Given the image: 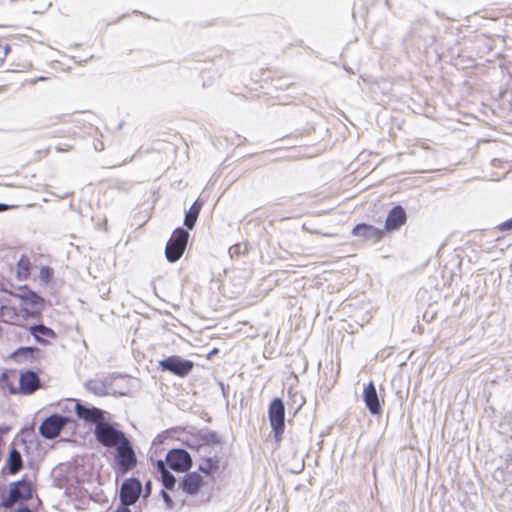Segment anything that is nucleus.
<instances>
[{"mask_svg": "<svg viewBox=\"0 0 512 512\" xmlns=\"http://www.w3.org/2000/svg\"><path fill=\"white\" fill-rule=\"evenodd\" d=\"M160 478L164 489H174L176 485V478L169 470H165V472L161 473Z\"/></svg>", "mask_w": 512, "mask_h": 512, "instance_id": "nucleus-21", "label": "nucleus"}, {"mask_svg": "<svg viewBox=\"0 0 512 512\" xmlns=\"http://www.w3.org/2000/svg\"><path fill=\"white\" fill-rule=\"evenodd\" d=\"M116 448L115 459L122 474L132 470L137 464L136 454L129 439H125Z\"/></svg>", "mask_w": 512, "mask_h": 512, "instance_id": "nucleus-5", "label": "nucleus"}, {"mask_svg": "<svg viewBox=\"0 0 512 512\" xmlns=\"http://www.w3.org/2000/svg\"><path fill=\"white\" fill-rule=\"evenodd\" d=\"M20 298L27 304V305H30L31 307L33 308H36L38 307L40 304L43 303V299L38 296L35 292L33 291H27L25 293H23L22 295H20Z\"/></svg>", "mask_w": 512, "mask_h": 512, "instance_id": "nucleus-20", "label": "nucleus"}, {"mask_svg": "<svg viewBox=\"0 0 512 512\" xmlns=\"http://www.w3.org/2000/svg\"><path fill=\"white\" fill-rule=\"evenodd\" d=\"M202 440L207 444H217L220 438L216 432L207 431L202 435Z\"/></svg>", "mask_w": 512, "mask_h": 512, "instance_id": "nucleus-25", "label": "nucleus"}, {"mask_svg": "<svg viewBox=\"0 0 512 512\" xmlns=\"http://www.w3.org/2000/svg\"><path fill=\"white\" fill-rule=\"evenodd\" d=\"M19 384L23 394H32L39 388L40 379L37 373L28 370L21 374Z\"/></svg>", "mask_w": 512, "mask_h": 512, "instance_id": "nucleus-15", "label": "nucleus"}, {"mask_svg": "<svg viewBox=\"0 0 512 512\" xmlns=\"http://www.w3.org/2000/svg\"><path fill=\"white\" fill-rule=\"evenodd\" d=\"M0 49L2 50V52H1L2 55L0 56V64H1L4 61V58L10 52L11 48L8 44H5V45L0 44Z\"/></svg>", "mask_w": 512, "mask_h": 512, "instance_id": "nucleus-29", "label": "nucleus"}, {"mask_svg": "<svg viewBox=\"0 0 512 512\" xmlns=\"http://www.w3.org/2000/svg\"><path fill=\"white\" fill-rule=\"evenodd\" d=\"M352 234L375 243L382 238L383 231L372 225L360 223L353 228Z\"/></svg>", "mask_w": 512, "mask_h": 512, "instance_id": "nucleus-13", "label": "nucleus"}, {"mask_svg": "<svg viewBox=\"0 0 512 512\" xmlns=\"http://www.w3.org/2000/svg\"><path fill=\"white\" fill-rule=\"evenodd\" d=\"M214 463L212 462V460H208L205 464H202L199 466V470L203 473H205L206 475H209L210 474V471L212 470V468L214 467Z\"/></svg>", "mask_w": 512, "mask_h": 512, "instance_id": "nucleus-27", "label": "nucleus"}, {"mask_svg": "<svg viewBox=\"0 0 512 512\" xmlns=\"http://www.w3.org/2000/svg\"><path fill=\"white\" fill-rule=\"evenodd\" d=\"M32 495V482L23 478L10 485L8 498L3 500L2 506L5 508H12L16 502L29 500L32 498Z\"/></svg>", "mask_w": 512, "mask_h": 512, "instance_id": "nucleus-4", "label": "nucleus"}, {"mask_svg": "<svg viewBox=\"0 0 512 512\" xmlns=\"http://www.w3.org/2000/svg\"><path fill=\"white\" fill-rule=\"evenodd\" d=\"M166 462L175 472H186L192 467V458L185 449L175 448L166 454Z\"/></svg>", "mask_w": 512, "mask_h": 512, "instance_id": "nucleus-7", "label": "nucleus"}, {"mask_svg": "<svg viewBox=\"0 0 512 512\" xmlns=\"http://www.w3.org/2000/svg\"><path fill=\"white\" fill-rule=\"evenodd\" d=\"M142 492V484L137 478H129L123 481L120 488V502L123 504H135Z\"/></svg>", "mask_w": 512, "mask_h": 512, "instance_id": "nucleus-9", "label": "nucleus"}, {"mask_svg": "<svg viewBox=\"0 0 512 512\" xmlns=\"http://www.w3.org/2000/svg\"><path fill=\"white\" fill-rule=\"evenodd\" d=\"M498 229L501 231H509L512 230V218L508 219L501 224L498 225Z\"/></svg>", "mask_w": 512, "mask_h": 512, "instance_id": "nucleus-28", "label": "nucleus"}, {"mask_svg": "<svg viewBox=\"0 0 512 512\" xmlns=\"http://www.w3.org/2000/svg\"><path fill=\"white\" fill-rule=\"evenodd\" d=\"M203 479L197 472L187 473L182 480L179 482V489L189 495H195L198 493Z\"/></svg>", "mask_w": 512, "mask_h": 512, "instance_id": "nucleus-12", "label": "nucleus"}, {"mask_svg": "<svg viewBox=\"0 0 512 512\" xmlns=\"http://www.w3.org/2000/svg\"><path fill=\"white\" fill-rule=\"evenodd\" d=\"M94 435L96 440L104 447H116L125 439H127L124 432L116 429L109 422L99 421L95 425Z\"/></svg>", "mask_w": 512, "mask_h": 512, "instance_id": "nucleus-1", "label": "nucleus"}, {"mask_svg": "<svg viewBox=\"0 0 512 512\" xmlns=\"http://www.w3.org/2000/svg\"><path fill=\"white\" fill-rule=\"evenodd\" d=\"M161 497L165 503L166 509L172 510L175 508V503L170 496V494L166 491V489L161 490Z\"/></svg>", "mask_w": 512, "mask_h": 512, "instance_id": "nucleus-26", "label": "nucleus"}, {"mask_svg": "<svg viewBox=\"0 0 512 512\" xmlns=\"http://www.w3.org/2000/svg\"><path fill=\"white\" fill-rule=\"evenodd\" d=\"M188 238L189 233L184 228L179 227L174 230L165 249V255L169 262L173 263L181 258L186 249Z\"/></svg>", "mask_w": 512, "mask_h": 512, "instance_id": "nucleus-2", "label": "nucleus"}, {"mask_svg": "<svg viewBox=\"0 0 512 512\" xmlns=\"http://www.w3.org/2000/svg\"><path fill=\"white\" fill-rule=\"evenodd\" d=\"M29 260L22 257L18 262V277L19 279H26L29 274Z\"/></svg>", "mask_w": 512, "mask_h": 512, "instance_id": "nucleus-23", "label": "nucleus"}, {"mask_svg": "<svg viewBox=\"0 0 512 512\" xmlns=\"http://www.w3.org/2000/svg\"><path fill=\"white\" fill-rule=\"evenodd\" d=\"M144 491H145L144 498L149 497L151 494V491H152V482L151 481H147L145 483Z\"/></svg>", "mask_w": 512, "mask_h": 512, "instance_id": "nucleus-32", "label": "nucleus"}, {"mask_svg": "<svg viewBox=\"0 0 512 512\" xmlns=\"http://www.w3.org/2000/svg\"><path fill=\"white\" fill-rule=\"evenodd\" d=\"M201 208H202V203L197 200L192 204L190 209L186 212L185 218H184V225L188 229L194 228L197 218L199 216V213L201 211Z\"/></svg>", "mask_w": 512, "mask_h": 512, "instance_id": "nucleus-17", "label": "nucleus"}, {"mask_svg": "<svg viewBox=\"0 0 512 512\" xmlns=\"http://www.w3.org/2000/svg\"><path fill=\"white\" fill-rule=\"evenodd\" d=\"M229 253H230L231 257H233L235 255H239L241 253V245L236 244V245L231 246L229 249Z\"/></svg>", "mask_w": 512, "mask_h": 512, "instance_id": "nucleus-30", "label": "nucleus"}, {"mask_svg": "<svg viewBox=\"0 0 512 512\" xmlns=\"http://www.w3.org/2000/svg\"><path fill=\"white\" fill-rule=\"evenodd\" d=\"M18 318L17 310L0 299V320L11 323Z\"/></svg>", "mask_w": 512, "mask_h": 512, "instance_id": "nucleus-18", "label": "nucleus"}, {"mask_svg": "<svg viewBox=\"0 0 512 512\" xmlns=\"http://www.w3.org/2000/svg\"><path fill=\"white\" fill-rule=\"evenodd\" d=\"M22 465L23 460L21 453L17 449L12 448L7 460L8 473L11 475L17 474L21 470Z\"/></svg>", "mask_w": 512, "mask_h": 512, "instance_id": "nucleus-16", "label": "nucleus"}, {"mask_svg": "<svg viewBox=\"0 0 512 512\" xmlns=\"http://www.w3.org/2000/svg\"><path fill=\"white\" fill-rule=\"evenodd\" d=\"M32 334L34 337L40 341V336L52 337L54 336V332L52 329L44 326V325H34L31 328Z\"/></svg>", "mask_w": 512, "mask_h": 512, "instance_id": "nucleus-22", "label": "nucleus"}, {"mask_svg": "<svg viewBox=\"0 0 512 512\" xmlns=\"http://www.w3.org/2000/svg\"><path fill=\"white\" fill-rule=\"evenodd\" d=\"M16 512H32V510H30L28 507H23L18 509Z\"/></svg>", "mask_w": 512, "mask_h": 512, "instance_id": "nucleus-35", "label": "nucleus"}, {"mask_svg": "<svg viewBox=\"0 0 512 512\" xmlns=\"http://www.w3.org/2000/svg\"><path fill=\"white\" fill-rule=\"evenodd\" d=\"M269 421L276 441H280L285 428V406L280 398H274L269 405Z\"/></svg>", "mask_w": 512, "mask_h": 512, "instance_id": "nucleus-3", "label": "nucleus"}, {"mask_svg": "<svg viewBox=\"0 0 512 512\" xmlns=\"http://www.w3.org/2000/svg\"><path fill=\"white\" fill-rule=\"evenodd\" d=\"M288 394L291 397L293 404L296 405V410L300 409L305 404L304 397L297 391H293L292 389H289Z\"/></svg>", "mask_w": 512, "mask_h": 512, "instance_id": "nucleus-24", "label": "nucleus"}, {"mask_svg": "<svg viewBox=\"0 0 512 512\" xmlns=\"http://www.w3.org/2000/svg\"><path fill=\"white\" fill-rule=\"evenodd\" d=\"M406 222V212L402 206L393 207L387 215L385 228L389 231L399 229Z\"/></svg>", "mask_w": 512, "mask_h": 512, "instance_id": "nucleus-14", "label": "nucleus"}, {"mask_svg": "<svg viewBox=\"0 0 512 512\" xmlns=\"http://www.w3.org/2000/svg\"><path fill=\"white\" fill-rule=\"evenodd\" d=\"M32 352V349L31 348H20L18 349L16 352H15V355L16 356H19V355H22V354H28V353H31Z\"/></svg>", "mask_w": 512, "mask_h": 512, "instance_id": "nucleus-34", "label": "nucleus"}, {"mask_svg": "<svg viewBox=\"0 0 512 512\" xmlns=\"http://www.w3.org/2000/svg\"><path fill=\"white\" fill-rule=\"evenodd\" d=\"M363 399L366 404V407L368 408L371 414L378 415L381 413V404L373 382H370L364 388Z\"/></svg>", "mask_w": 512, "mask_h": 512, "instance_id": "nucleus-10", "label": "nucleus"}, {"mask_svg": "<svg viewBox=\"0 0 512 512\" xmlns=\"http://www.w3.org/2000/svg\"><path fill=\"white\" fill-rule=\"evenodd\" d=\"M6 208H7L6 204H1L0 203V211H4Z\"/></svg>", "mask_w": 512, "mask_h": 512, "instance_id": "nucleus-36", "label": "nucleus"}, {"mask_svg": "<svg viewBox=\"0 0 512 512\" xmlns=\"http://www.w3.org/2000/svg\"><path fill=\"white\" fill-rule=\"evenodd\" d=\"M159 366L163 371L178 377H186L193 369L194 363L191 360L183 359L181 356L173 355L159 361Z\"/></svg>", "mask_w": 512, "mask_h": 512, "instance_id": "nucleus-6", "label": "nucleus"}, {"mask_svg": "<svg viewBox=\"0 0 512 512\" xmlns=\"http://www.w3.org/2000/svg\"><path fill=\"white\" fill-rule=\"evenodd\" d=\"M67 422V417L59 414H53L42 422L39 427V433L45 439H54L60 434Z\"/></svg>", "mask_w": 512, "mask_h": 512, "instance_id": "nucleus-8", "label": "nucleus"}, {"mask_svg": "<svg viewBox=\"0 0 512 512\" xmlns=\"http://www.w3.org/2000/svg\"><path fill=\"white\" fill-rule=\"evenodd\" d=\"M166 463H167L166 460L165 461H163V460L157 461L156 466H157V469H158V472L160 475H161V473L165 472V470H168L166 467Z\"/></svg>", "mask_w": 512, "mask_h": 512, "instance_id": "nucleus-31", "label": "nucleus"}, {"mask_svg": "<svg viewBox=\"0 0 512 512\" xmlns=\"http://www.w3.org/2000/svg\"><path fill=\"white\" fill-rule=\"evenodd\" d=\"M86 388L96 396H105L108 393L106 382L100 379L89 380Z\"/></svg>", "mask_w": 512, "mask_h": 512, "instance_id": "nucleus-19", "label": "nucleus"}, {"mask_svg": "<svg viewBox=\"0 0 512 512\" xmlns=\"http://www.w3.org/2000/svg\"><path fill=\"white\" fill-rule=\"evenodd\" d=\"M131 504H123L120 502V506L117 508L116 512H131L129 506Z\"/></svg>", "mask_w": 512, "mask_h": 512, "instance_id": "nucleus-33", "label": "nucleus"}, {"mask_svg": "<svg viewBox=\"0 0 512 512\" xmlns=\"http://www.w3.org/2000/svg\"><path fill=\"white\" fill-rule=\"evenodd\" d=\"M76 415L87 422L97 424L99 421H104V412L97 407H87L83 404L77 403L75 405Z\"/></svg>", "mask_w": 512, "mask_h": 512, "instance_id": "nucleus-11", "label": "nucleus"}]
</instances>
